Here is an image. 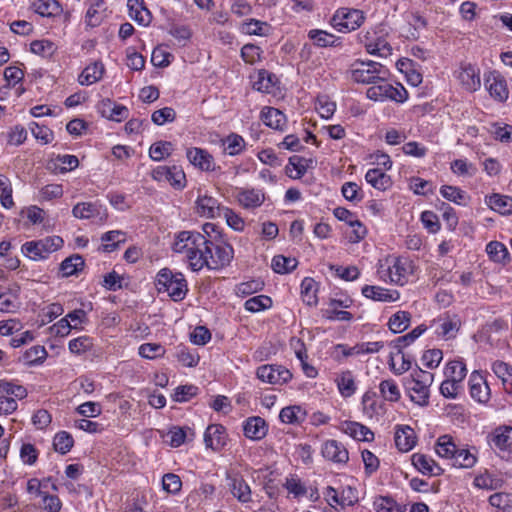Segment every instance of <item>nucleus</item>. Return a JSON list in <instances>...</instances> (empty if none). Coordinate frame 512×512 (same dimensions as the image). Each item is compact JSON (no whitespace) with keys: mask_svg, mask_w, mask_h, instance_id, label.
<instances>
[{"mask_svg":"<svg viewBox=\"0 0 512 512\" xmlns=\"http://www.w3.org/2000/svg\"><path fill=\"white\" fill-rule=\"evenodd\" d=\"M359 41L362 43L367 53L386 58L391 55L392 48L388 41L382 36L377 35L375 30H368L359 35Z\"/></svg>","mask_w":512,"mask_h":512,"instance_id":"4468645a","label":"nucleus"},{"mask_svg":"<svg viewBox=\"0 0 512 512\" xmlns=\"http://www.w3.org/2000/svg\"><path fill=\"white\" fill-rule=\"evenodd\" d=\"M487 439L494 451L507 452L512 447V427L499 426L488 435Z\"/></svg>","mask_w":512,"mask_h":512,"instance_id":"6ab92c4d","label":"nucleus"},{"mask_svg":"<svg viewBox=\"0 0 512 512\" xmlns=\"http://www.w3.org/2000/svg\"><path fill=\"white\" fill-rule=\"evenodd\" d=\"M227 433L224 426L220 424H211L204 433V443L207 448L214 451H220L227 442Z\"/></svg>","mask_w":512,"mask_h":512,"instance_id":"5701e85b","label":"nucleus"},{"mask_svg":"<svg viewBox=\"0 0 512 512\" xmlns=\"http://www.w3.org/2000/svg\"><path fill=\"white\" fill-rule=\"evenodd\" d=\"M151 176L155 181L169 183L177 190L186 186V175L180 166H158L152 170Z\"/></svg>","mask_w":512,"mask_h":512,"instance_id":"f8f14e48","label":"nucleus"},{"mask_svg":"<svg viewBox=\"0 0 512 512\" xmlns=\"http://www.w3.org/2000/svg\"><path fill=\"white\" fill-rule=\"evenodd\" d=\"M174 150V145L169 141H157L149 148V157L153 161H162L169 157Z\"/></svg>","mask_w":512,"mask_h":512,"instance_id":"8fccbe9b","label":"nucleus"},{"mask_svg":"<svg viewBox=\"0 0 512 512\" xmlns=\"http://www.w3.org/2000/svg\"><path fill=\"white\" fill-rule=\"evenodd\" d=\"M485 203L490 209L501 214H512V197L494 193L485 197Z\"/></svg>","mask_w":512,"mask_h":512,"instance_id":"f704fd0d","label":"nucleus"},{"mask_svg":"<svg viewBox=\"0 0 512 512\" xmlns=\"http://www.w3.org/2000/svg\"><path fill=\"white\" fill-rule=\"evenodd\" d=\"M485 86L490 96L498 101L505 102L509 97V90L505 78L497 72L490 73L485 79Z\"/></svg>","mask_w":512,"mask_h":512,"instance_id":"aec40b11","label":"nucleus"},{"mask_svg":"<svg viewBox=\"0 0 512 512\" xmlns=\"http://www.w3.org/2000/svg\"><path fill=\"white\" fill-rule=\"evenodd\" d=\"M454 76L460 86L468 92H475L481 87L480 69L475 64L461 62L454 71Z\"/></svg>","mask_w":512,"mask_h":512,"instance_id":"9b49d317","label":"nucleus"},{"mask_svg":"<svg viewBox=\"0 0 512 512\" xmlns=\"http://www.w3.org/2000/svg\"><path fill=\"white\" fill-rule=\"evenodd\" d=\"M98 113L111 121L121 122L128 118L129 110L122 104H117L109 98L102 99L97 104Z\"/></svg>","mask_w":512,"mask_h":512,"instance_id":"a211bd4d","label":"nucleus"},{"mask_svg":"<svg viewBox=\"0 0 512 512\" xmlns=\"http://www.w3.org/2000/svg\"><path fill=\"white\" fill-rule=\"evenodd\" d=\"M257 378L271 385H284L292 379V373L282 365L266 364L257 368Z\"/></svg>","mask_w":512,"mask_h":512,"instance_id":"ddd939ff","label":"nucleus"},{"mask_svg":"<svg viewBox=\"0 0 512 512\" xmlns=\"http://www.w3.org/2000/svg\"><path fill=\"white\" fill-rule=\"evenodd\" d=\"M477 461L476 453L465 447H457L450 436V465L456 468H471Z\"/></svg>","mask_w":512,"mask_h":512,"instance_id":"f3484780","label":"nucleus"},{"mask_svg":"<svg viewBox=\"0 0 512 512\" xmlns=\"http://www.w3.org/2000/svg\"><path fill=\"white\" fill-rule=\"evenodd\" d=\"M395 445L402 452H408L416 445V434L409 426L398 425L395 431Z\"/></svg>","mask_w":512,"mask_h":512,"instance_id":"c756f323","label":"nucleus"},{"mask_svg":"<svg viewBox=\"0 0 512 512\" xmlns=\"http://www.w3.org/2000/svg\"><path fill=\"white\" fill-rule=\"evenodd\" d=\"M272 306V300L269 296L258 295L249 298L244 303V308L249 312H260L269 309Z\"/></svg>","mask_w":512,"mask_h":512,"instance_id":"680f3d73","label":"nucleus"},{"mask_svg":"<svg viewBox=\"0 0 512 512\" xmlns=\"http://www.w3.org/2000/svg\"><path fill=\"white\" fill-rule=\"evenodd\" d=\"M127 8L129 16L139 25L148 26L152 20V14L145 6L144 0H128Z\"/></svg>","mask_w":512,"mask_h":512,"instance_id":"cd10ccee","label":"nucleus"},{"mask_svg":"<svg viewBox=\"0 0 512 512\" xmlns=\"http://www.w3.org/2000/svg\"><path fill=\"white\" fill-rule=\"evenodd\" d=\"M234 198L243 209L254 210L264 203L265 193L262 189L241 187L235 188Z\"/></svg>","mask_w":512,"mask_h":512,"instance_id":"2eb2a0df","label":"nucleus"},{"mask_svg":"<svg viewBox=\"0 0 512 512\" xmlns=\"http://www.w3.org/2000/svg\"><path fill=\"white\" fill-rule=\"evenodd\" d=\"M340 429L342 432L358 441H372L374 439L373 432L367 426L359 422L344 421L341 423Z\"/></svg>","mask_w":512,"mask_h":512,"instance_id":"c85d7f7f","label":"nucleus"},{"mask_svg":"<svg viewBox=\"0 0 512 512\" xmlns=\"http://www.w3.org/2000/svg\"><path fill=\"white\" fill-rule=\"evenodd\" d=\"M104 71L105 68L103 63L95 61L84 68L78 77V82L83 86L92 85L102 79Z\"/></svg>","mask_w":512,"mask_h":512,"instance_id":"2f4dec72","label":"nucleus"},{"mask_svg":"<svg viewBox=\"0 0 512 512\" xmlns=\"http://www.w3.org/2000/svg\"><path fill=\"white\" fill-rule=\"evenodd\" d=\"M432 383V374L422 369H417L410 374L405 381V387L411 401L424 406L428 403L429 387Z\"/></svg>","mask_w":512,"mask_h":512,"instance_id":"0eeeda50","label":"nucleus"},{"mask_svg":"<svg viewBox=\"0 0 512 512\" xmlns=\"http://www.w3.org/2000/svg\"><path fill=\"white\" fill-rule=\"evenodd\" d=\"M452 171L463 177H471L476 173V167L467 159H457L450 164Z\"/></svg>","mask_w":512,"mask_h":512,"instance_id":"774afa93","label":"nucleus"},{"mask_svg":"<svg viewBox=\"0 0 512 512\" xmlns=\"http://www.w3.org/2000/svg\"><path fill=\"white\" fill-rule=\"evenodd\" d=\"M485 250L489 259L495 263L506 265L511 260L508 249L499 241H490Z\"/></svg>","mask_w":512,"mask_h":512,"instance_id":"58836bf2","label":"nucleus"},{"mask_svg":"<svg viewBox=\"0 0 512 512\" xmlns=\"http://www.w3.org/2000/svg\"><path fill=\"white\" fill-rule=\"evenodd\" d=\"M193 436L192 430L188 427L173 426L165 434V441L171 447H179L185 443L188 435Z\"/></svg>","mask_w":512,"mask_h":512,"instance_id":"49530a36","label":"nucleus"},{"mask_svg":"<svg viewBox=\"0 0 512 512\" xmlns=\"http://www.w3.org/2000/svg\"><path fill=\"white\" fill-rule=\"evenodd\" d=\"M348 73L350 78L361 84H374L378 79L388 78L389 70L375 61H355L351 64Z\"/></svg>","mask_w":512,"mask_h":512,"instance_id":"39448f33","label":"nucleus"},{"mask_svg":"<svg viewBox=\"0 0 512 512\" xmlns=\"http://www.w3.org/2000/svg\"><path fill=\"white\" fill-rule=\"evenodd\" d=\"M335 383L343 398L353 396L357 390L355 377L350 370L340 372L335 378Z\"/></svg>","mask_w":512,"mask_h":512,"instance_id":"72a5a7b5","label":"nucleus"},{"mask_svg":"<svg viewBox=\"0 0 512 512\" xmlns=\"http://www.w3.org/2000/svg\"><path fill=\"white\" fill-rule=\"evenodd\" d=\"M186 157L189 162L201 171H214L216 169V163L213 156L205 149L198 147L188 148L186 151Z\"/></svg>","mask_w":512,"mask_h":512,"instance_id":"412c9836","label":"nucleus"},{"mask_svg":"<svg viewBox=\"0 0 512 512\" xmlns=\"http://www.w3.org/2000/svg\"><path fill=\"white\" fill-rule=\"evenodd\" d=\"M474 485L480 489L496 490L504 485V480L499 475L485 470L474 478Z\"/></svg>","mask_w":512,"mask_h":512,"instance_id":"ea45409f","label":"nucleus"},{"mask_svg":"<svg viewBox=\"0 0 512 512\" xmlns=\"http://www.w3.org/2000/svg\"><path fill=\"white\" fill-rule=\"evenodd\" d=\"M321 453L324 458L334 463L344 464L349 459V453L345 446L333 439L322 444Z\"/></svg>","mask_w":512,"mask_h":512,"instance_id":"b1692460","label":"nucleus"},{"mask_svg":"<svg viewBox=\"0 0 512 512\" xmlns=\"http://www.w3.org/2000/svg\"><path fill=\"white\" fill-rule=\"evenodd\" d=\"M229 491L239 502L246 504L252 500V491L248 483L238 473L226 475Z\"/></svg>","mask_w":512,"mask_h":512,"instance_id":"dca6fc26","label":"nucleus"},{"mask_svg":"<svg viewBox=\"0 0 512 512\" xmlns=\"http://www.w3.org/2000/svg\"><path fill=\"white\" fill-rule=\"evenodd\" d=\"M101 241V249L104 252L110 253L126 241V233L121 230L108 231L101 236Z\"/></svg>","mask_w":512,"mask_h":512,"instance_id":"c03bdc74","label":"nucleus"},{"mask_svg":"<svg viewBox=\"0 0 512 512\" xmlns=\"http://www.w3.org/2000/svg\"><path fill=\"white\" fill-rule=\"evenodd\" d=\"M308 37L318 47H336L340 45V37L325 30L312 29L308 32Z\"/></svg>","mask_w":512,"mask_h":512,"instance_id":"a19ab883","label":"nucleus"},{"mask_svg":"<svg viewBox=\"0 0 512 512\" xmlns=\"http://www.w3.org/2000/svg\"><path fill=\"white\" fill-rule=\"evenodd\" d=\"M138 353L145 359H155L165 354V349L158 343H144L139 346Z\"/></svg>","mask_w":512,"mask_h":512,"instance_id":"338daca9","label":"nucleus"},{"mask_svg":"<svg viewBox=\"0 0 512 512\" xmlns=\"http://www.w3.org/2000/svg\"><path fill=\"white\" fill-rule=\"evenodd\" d=\"M172 250L193 272H198L206 264L208 239L198 231H180L174 236Z\"/></svg>","mask_w":512,"mask_h":512,"instance_id":"f257e3e1","label":"nucleus"},{"mask_svg":"<svg viewBox=\"0 0 512 512\" xmlns=\"http://www.w3.org/2000/svg\"><path fill=\"white\" fill-rule=\"evenodd\" d=\"M213 246V243L208 240V253H205L204 268L217 270L229 265L234 255L233 247L226 243Z\"/></svg>","mask_w":512,"mask_h":512,"instance_id":"1a4fd4ad","label":"nucleus"},{"mask_svg":"<svg viewBox=\"0 0 512 512\" xmlns=\"http://www.w3.org/2000/svg\"><path fill=\"white\" fill-rule=\"evenodd\" d=\"M63 239L59 236H49L40 240L25 242L21 247L24 256L33 261H40L59 250L63 246Z\"/></svg>","mask_w":512,"mask_h":512,"instance_id":"6e6552de","label":"nucleus"},{"mask_svg":"<svg viewBox=\"0 0 512 512\" xmlns=\"http://www.w3.org/2000/svg\"><path fill=\"white\" fill-rule=\"evenodd\" d=\"M73 437L66 431L58 432L53 439V446L55 451L60 454L68 453L73 447Z\"/></svg>","mask_w":512,"mask_h":512,"instance_id":"0e129e2a","label":"nucleus"},{"mask_svg":"<svg viewBox=\"0 0 512 512\" xmlns=\"http://www.w3.org/2000/svg\"><path fill=\"white\" fill-rule=\"evenodd\" d=\"M301 298L304 303L309 306L316 305L317 303V285L314 279L306 277L302 280L301 285Z\"/></svg>","mask_w":512,"mask_h":512,"instance_id":"603ef678","label":"nucleus"},{"mask_svg":"<svg viewBox=\"0 0 512 512\" xmlns=\"http://www.w3.org/2000/svg\"><path fill=\"white\" fill-rule=\"evenodd\" d=\"M156 286L160 293H167L174 301L183 300L188 292L184 275L168 268H163L157 273Z\"/></svg>","mask_w":512,"mask_h":512,"instance_id":"7ed1b4c3","label":"nucleus"},{"mask_svg":"<svg viewBox=\"0 0 512 512\" xmlns=\"http://www.w3.org/2000/svg\"><path fill=\"white\" fill-rule=\"evenodd\" d=\"M223 146L228 155H238L245 148V140L242 136L232 133L223 140Z\"/></svg>","mask_w":512,"mask_h":512,"instance_id":"bf43d9fd","label":"nucleus"},{"mask_svg":"<svg viewBox=\"0 0 512 512\" xmlns=\"http://www.w3.org/2000/svg\"><path fill=\"white\" fill-rule=\"evenodd\" d=\"M410 322L411 314L409 312L397 311L390 317L388 326L393 333H401L409 327Z\"/></svg>","mask_w":512,"mask_h":512,"instance_id":"3c124183","label":"nucleus"},{"mask_svg":"<svg viewBox=\"0 0 512 512\" xmlns=\"http://www.w3.org/2000/svg\"><path fill=\"white\" fill-rule=\"evenodd\" d=\"M365 19V13L360 9L340 7L332 15L330 24L339 33H350L360 28Z\"/></svg>","mask_w":512,"mask_h":512,"instance_id":"423d86ee","label":"nucleus"},{"mask_svg":"<svg viewBox=\"0 0 512 512\" xmlns=\"http://www.w3.org/2000/svg\"><path fill=\"white\" fill-rule=\"evenodd\" d=\"M94 339L87 335H82L71 339L68 342V350L77 356L86 354L93 350Z\"/></svg>","mask_w":512,"mask_h":512,"instance_id":"a18cd8bd","label":"nucleus"},{"mask_svg":"<svg viewBox=\"0 0 512 512\" xmlns=\"http://www.w3.org/2000/svg\"><path fill=\"white\" fill-rule=\"evenodd\" d=\"M494 374L501 380L505 391L512 395V366L503 361H495L492 364Z\"/></svg>","mask_w":512,"mask_h":512,"instance_id":"79ce46f5","label":"nucleus"},{"mask_svg":"<svg viewBox=\"0 0 512 512\" xmlns=\"http://www.w3.org/2000/svg\"><path fill=\"white\" fill-rule=\"evenodd\" d=\"M63 194H64V190H63V186L61 184H57V183L47 184L39 190L38 200L40 202L51 201L54 199L61 198L63 196Z\"/></svg>","mask_w":512,"mask_h":512,"instance_id":"69168bd1","label":"nucleus"},{"mask_svg":"<svg viewBox=\"0 0 512 512\" xmlns=\"http://www.w3.org/2000/svg\"><path fill=\"white\" fill-rule=\"evenodd\" d=\"M243 431L248 439L259 441L267 435L268 425L263 418L252 416L244 421Z\"/></svg>","mask_w":512,"mask_h":512,"instance_id":"bb28decb","label":"nucleus"},{"mask_svg":"<svg viewBox=\"0 0 512 512\" xmlns=\"http://www.w3.org/2000/svg\"><path fill=\"white\" fill-rule=\"evenodd\" d=\"M411 360L401 351L396 355L391 354L389 358V367L395 375H402L411 368Z\"/></svg>","mask_w":512,"mask_h":512,"instance_id":"4d7b16f0","label":"nucleus"},{"mask_svg":"<svg viewBox=\"0 0 512 512\" xmlns=\"http://www.w3.org/2000/svg\"><path fill=\"white\" fill-rule=\"evenodd\" d=\"M365 180L380 191H385L392 186L391 177L380 168L369 169L365 174Z\"/></svg>","mask_w":512,"mask_h":512,"instance_id":"e433bc0d","label":"nucleus"},{"mask_svg":"<svg viewBox=\"0 0 512 512\" xmlns=\"http://www.w3.org/2000/svg\"><path fill=\"white\" fill-rule=\"evenodd\" d=\"M368 99L376 102L394 101L403 103L408 99V92L400 83L392 84L388 78L378 79L366 91Z\"/></svg>","mask_w":512,"mask_h":512,"instance_id":"20e7f679","label":"nucleus"},{"mask_svg":"<svg viewBox=\"0 0 512 512\" xmlns=\"http://www.w3.org/2000/svg\"><path fill=\"white\" fill-rule=\"evenodd\" d=\"M471 397L479 403H486L490 399V388L486 379L478 371H473L469 378Z\"/></svg>","mask_w":512,"mask_h":512,"instance_id":"4be33fe9","label":"nucleus"},{"mask_svg":"<svg viewBox=\"0 0 512 512\" xmlns=\"http://www.w3.org/2000/svg\"><path fill=\"white\" fill-rule=\"evenodd\" d=\"M466 375L467 368L463 361H450V382L453 388V391H450V398H454L458 395L459 389H462V386L459 384L465 379Z\"/></svg>","mask_w":512,"mask_h":512,"instance_id":"473e14b6","label":"nucleus"},{"mask_svg":"<svg viewBox=\"0 0 512 512\" xmlns=\"http://www.w3.org/2000/svg\"><path fill=\"white\" fill-rule=\"evenodd\" d=\"M376 512H406V506L398 504L390 497H378L373 503Z\"/></svg>","mask_w":512,"mask_h":512,"instance_id":"13d9d810","label":"nucleus"},{"mask_svg":"<svg viewBox=\"0 0 512 512\" xmlns=\"http://www.w3.org/2000/svg\"><path fill=\"white\" fill-rule=\"evenodd\" d=\"M83 266V258L80 255H73L62 261L60 264V272L63 277H69L77 274L78 271L82 270Z\"/></svg>","mask_w":512,"mask_h":512,"instance_id":"6e6d98bb","label":"nucleus"},{"mask_svg":"<svg viewBox=\"0 0 512 512\" xmlns=\"http://www.w3.org/2000/svg\"><path fill=\"white\" fill-rule=\"evenodd\" d=\"M413 263L406 257L388 256L380 260L377 266L379 280L403 286L413 274Z\"/></svg>","mask_w":512,"mask_h":512,"instance_id":"f03ea898","label":"nucleus"},{"mask_svg":"<svg viewBox=\"0 0 512 512\" xmlns=\"http://www.w3.org/2000/svg\"><path fill=\"white\" fill-rule=\"evenodd\" d=\"M33 9L42 17H53L61 12V6L57 0H35Z\"/></svg>","mask_w":512,"mask_h":512,"instance_id":"09e8293b","label":"nucleus"},{"mask_svg":"<svg viewBox=\"0 0 512 512\" xmlns=\"http://www.w3.org/2000/svg\"><path fill=\"white\" fill-rule=\"evenodd\" d=\"M379 391L382 398L388 402H398L401 398V391L395 380L389 378L379 383Z\"/></svg>","mask_w":512,"mask_h":512,"instance_id":"de8ad7c7","label":"nucleus"},{"mask_svg":"<svg viewBox=\"0 0 512 512\" xmlns=\"http://www.w3.org/2000/svg\"><path fill=\"white\" fill-rule=\"evenodd\" d=\"M361 405L362 412L366 417L373 418L375 415H378L380 406L374 392H365L361 399Z\"/></svg>","mask_w":512,"mask_h":512,"instance_id":"052dcab7","label":"nucleus"},{"mask_svg":"<svg viewBox=\"0 0 512 512\" xmlns=\"http://www.w3.org/2000/svg\"><path fill=\"white\" fill-rule=\"evenodd\" d=\"M28 395L27 389L15 380L6 378L0 379V396L15 398V401L22 400Z\"/></svg>","mask_w":512,"mask_h":512,"instance_id":"4c0bfd02","label":"nucleus"},{"mask_svg":"<svg viewBox=\"0 0 512 512\" xmlns=\"http://www.w3.org/2000/svg\"><path fill=\"white\" fill-rule=\"evenodd\" d=\"M279 418L285 424H300L306 418V411L298 405L287 406L281 409Z\"/></svg>","mask_w":512,"mask_h":512,"instance_id":"37998d69","label":"nucleus"},{"mask_svg":"<svg viewBox=\"0 0 512 512\" xmlns=\"http://www.w3.org/2000/svg\"><path fill=\"white\" fill-rule=\"evenodd\" d=\"M72 215L80 220L103 224L108 219L107 208L99 202H79L72 208Z\"/></svg>","mask_w":512,"mask_h":512,"instance_id":"9d476101","label":"nucleus"},{"mask_svg":"<svg viewBox=\"0 0 512 512\" xmlns=\"http://www.w3.org/2000/svg\"><path fill=\"white\" fill-rule=\"evenodd\" d=\"M263 123L275 130H283L286 125V116L280 110L273 107H265L261 111Z\"/></svg>","mask_w":512,"mask_h":512,"instance_id":"c9c22d12","label":"nucleus"},{"mask_svg":"<svg viewBox=\"0 0 512 512\" xmlns=\"http://www.w3.org/2000/svg\"><path fill=\"white\" fill-rule=\"evenodd\" d=\"M490 505L496 512H512V494L498 492L489 497Z\"/></svg>","mask_w":512,"mask_h":512,"instance_id":"5fc2aeb1","label":"nucleus"},{"mask_svg":"<svg viewBox=\"0 0 512 512\" xmlns=\"http://www.w3.org/2000/svg\"><path fill=\"white\" fill-rule=\"evenodd\" d=\"M413 466L424 475H439L443 469L430 457L422 453H414L411 456Z\"/></svg>","mask_w":512,"mask_h":512,"instance_id":"7c9ffc66","label":"nucleus"},{"mask_svg":"<svg viewBox=\"0 0 512 512\" xmlns=\"http://www.w3.org/2000/svg\"><path fill=\"white\" fill-rule=\"evenodd\" d=\"M316 110L322 118L330 119L336 111V103L327 95H320L316 100Z\"/></svg>","mask_w":512,"mask_h":512,"instance_id":"e2e57ef3","label":"nucleus"},{"mask_svg":"<svg viewBox=\"0 0 512 512\" xmlns=\"http://www.w3.org/2000/svg\"><path fill=\"white\" fill-rule=\"evenodd\" d=\"M298 265V261L293 257L276 255L272 259V269L278 274H286L293 271Z\"/></svg>","mask_w":512,"mask_h":512,"instance_id":"864d4df0","label":"nucleus"},{"mask_svg":"<svg viewBox=\"0 0 512 512\" xmlns=\"http://www.w3.org/2000/svg\"><path fill=\"white\" fill-rule=\"evenodd\" d=\"M224 207H221L218 200L208 195H199L196 200V210L201 217L217 218L222 216Z\"/></svg>","mask_w":512,"mask_h":512,"instance_id":"393cba45","label":"nucleus"},{"mask_svg":"<svg viewBox=\"0 0 512 512\" xmlns=\"http://www.w3.org/2000/svg\"><path fill=\"white\" fill-rule=\"evenodd\" d=\"M361 293L365 298L379 302H395L400 298V293L397 290L376 285L363 286Z\"/></svg>","mask_w":512,"mask_h":512,"instance_id":"a878e982","label":"nucleus"}]
</instances>
